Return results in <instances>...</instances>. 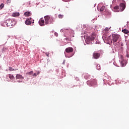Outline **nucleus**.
<instances>
[{
	"label": "nucleus",
	"mask_w": 129,
	"mask_h": 129,
	"mask_svg": "<svg viewBox=\"0 0 129 129\" xmlns=\"http://www.w3.org/2000/svg\"><path fill=\"white\" fill-rule=\"evenodd\" d=\"M120 10H121V12L124 11V9H125V5L123 3H121L120 4Z\"/></svg>",
	"instance_id": "obj_7"
},
{
	"label": "nucleus",
	"mask_w": 129,
	"mask_h": 129,
	"mask_svg": "<svg viewBox=\"0 0 129 129\" xmlns=\"http://www.w3.org/2000/svg\"><path fill=\"white\" fill-rule=\"evenodd\" d=\"M122 33H124V34H128L129 31L126 29H123L122 30Z\"/></svg>",
	"instance_id": "obj_15"
},
{
	"label": "nucleus",
	"mask_w": 129,
	"mask_h": 129,
	"mask_svg": "<svg viewBox=\"0 0 129 129\" xmlns=\"http://www.w3.org/2000/svg\"><path fill=\"white\" fill-rule=\"evenodd\" d=\"M87 83H90V84L92 85H96V84H97V81L95 79H93L91 81H88Z\"/></svg>",
	"instance_id": "obj_4"
},
{
	"label": "nucleus",
	"mask_w": 129,
	"mask_h": 129,
	"mask_svg": "<svg viewBox=\"0 0 129 129\" xmlns=\"http://www.w3.org/2000/svg\"><path fill=\"white\" fill-rule=\"evenodd\" d=\"M95 37H96V35H95V34L93 33L90 37L91 39V41H93L95 40Z\"/></svg>",
	"instance_id": "obj_11"
},
{
	"label": "nucleus",
	"mask_w": 129,
	"mask_h": 129,
	"mask_svg": "<svg viewBox=\"0 0 129 129\" xmlns=\"http://www.w3.org/2000/svg\"><path fill=\"white\" fill-rule=\"evenodd\" d=\"M12 17H17V13H13V14H12Z\"/></svg>",
	"instance_id": "obj_24"
},
{
	"label": "nucleus",
	"mask_w": 129,
	"mask_h": 129,
	"mask_svg": "<svg viewBox=\"0 0 129 129\" xmlns=\"http://www.w3.org/2000/svg\"><path fill=\"white\" fill-rule=\"evenodd\" d=\"M119 38H120V35L118 34H113L112 35L113 43H116V41H118Z\"/></svg>",
	"instance_id": "obj_2"
},
{
	"label": "nucleus",
	"mask_w": 129,
	"mask_h": 129,
	"mask_svg": "<svg viewBox=\"0 0 129 129\" xmlns=\"http://www.w3.org/2000/svg\"><path fill=\"white\" fill-rule=\"evenodd\" d=\"M4 7H5V4H2L1 5H0V10H2V9H3Z\"/></svg>",
	"instance_id": "obj_22"
},
{
	"label": "nucleus",
	"mask_w": 129,
	"mask_h": 129,
	"mask_svg": "<svg viewBox=\"0 0 129 129\" xmlns=\"http://www.w3.org/2000/svg\"><path fill=\"white\" fill-rule=\"evenodd\" d=\"M105 40H106V41H107L108 42H110V41H111V35L109 36L108 37H105Z\"/></svg>",
	"instance_id": "obj_12"
},
{
	"label": "nucleus",
	"mask_w": 129,
	"mask_h": 129,
	"mask_svg": "<svg viewBox=\"0 0 129 129\" xmlns=\"http://www.w3.org/2000/svg\"><path fill=\"white\" fill-rule=\"evenodd\" d=\"M44 18L45 25H49V24H53L54 23L53 18H51L50 15L45 16Z\"/></svg>",
	"instance_id": "obj_1"
},
{
	"label": "nucleus",
	"mask_w": 129,
	"mask_h": 129,
	"mask_svg": "<svg viewBox=\"0 0 129 129\" xmlns=\"http://www.w3.org/2000/svg\"><path fill=\"white\" fill-rule=\"evenodd\" d=\"M119 7L118 6H115L114 7V10H118Z\"/></svg>",
	"instance_id": "obj_25"
},
{
	"label": "nucleus",
	"mask_w": 129,
	"mask_h": 129,
	"mask_svg": "<svg viewBox=\"0 0 129 129\" xmlns=\"http://www.w3.org/2000/svg\"><path fill=\"white\" fill-rule=\"evenodd\" d=\"M39 24L40 25V26H41V27L43 26H45V20H44V18H41L39 20Z\"/></svg>",
	"instance_id": "obj_3"
},
{
	"label": "nucleus",
	"mask_w": 129,
	"mask_h": 129,
	"mask_svg": "<svg viewBox=\"0 0 129 129\" xmlns=\"http://www.w3.org/2000/svg\"><path fill=\"white\" fill-rule=\"evenodd\" d=\"M54 35L56 37H58V33L57 32H55Z\"/></svg>",
	"instance_id": "obj_28"
},
{
	"label": "nucleus",
	"mask_w": 129,
	"mask_h": 129,
	"mask_svg": "<svg viewBox=\"0 0 129 129\" xmlns=\"http://www.w3.org/2000/svg\"><path fill=\"white\" fill-rule=\"evenodd\" d=\"M24 16L25 17H30V16H31V13L29 12H26L24 13Z\"/></svg>",
	"instance_id": "obj_13"
},
{
	"label": "nucleus",
	"mask_w": 129,
	"mask_h": 129,
	"mask_svg": "<svg viewBox=\"0 0 129 129\" xmlns=\"http://www.w3.org/2000/svg\"><path fill=\"white\" fill-rule=\"evenodd\" d=\"M66 52L67 53H72L73 52V48L72 47H68L66 49Z\"/></svg>",
	"instance_id": "obj_8"
},
{
	"label": "nucleus",
	"mask_w": 129,
	"mask_h": 129,
	"mask_svg": "<svg viewBox=\"0 0 129 129\" xmlns=\"http://www.w3.org/2000/svg\"><path fill=\"white\" fill-rule=\"evenodd\" d=\"M12 20L8 19L6 21V25L7 27H11Z\"/></svg>",
	"instance_id": "obj_6"
},
{
	"label": "nucleus",
	"mask_w": 129,
	"mask_h": 129,
	"mask_svg": "<svg viewBox=\"0 0 129 129\" xmlns=\"http://www.w3.org/2000/svg\"><path fill=\"white\" fill-rule=\"evenodd\" d=\"M19 16H20V13H17V17H19Z\"/></svg>",
	"instance_id": "obj_30"
},
{
	"label": "nucleus",
	"mask_w": 129,
	"mask_h": 129,
	"mask_svg": "<svg viewBox=\"0 0 129 129\" xmlns=\"http://www.w3.org/2000/svg\"><path fill=\"white\" fill-rule=\"evenodd\" d=\"M64 16L61 14L58 15L59 19H63Z\"/></svg>",
	"instance_id": "obj_23"
},
{
	"label": "nucleus",
	"mask_w": 129,
	"mask_h": 129,
	"mask_svg": "<svg viewBox=\"0 0 129 129\" xmlns=\"http://www.w3.org/2000/svg\"><path fill=\"white\" fill-rule=\"evenodd\" d=\"M31 18L30 19H26L25 23L26 24V25H28L29 26V25H31Z\"/></svg>",
	"instance_id": "obj_10"
},
{
	"label": "nucleus",
	"mask_w": 129,
	"mask_h": 129,
	"mask_svg": "<svg viewBox=\"0 0 129 129\" xmlns=\"http://www.w3.org/2000/svg\"><path fill=\"white\" fill-rule=\"evenodd\" d=\"M9 70L10 71H14V70H15L14 69H13V68H9Z\"/></svg>",
	"instance_id": "obj_26"
},
{
	"label": "nucleus",
	"mask_w": 129,
	"mask_h": 129,
	"mask_svg": "<svg viewBox=\"0 0 129 129\" xmlns=\"http://www.w3.org/2000/svg\"><path fill=\"white\" fill-rule=\"evenodd\" d=\"M104 38H105V37L104 36H103V39H104Z\"/></svg>",
	"instance_id": "obj_32"
},
{
	"label": "nucleus",
	"mask_w": 129,
	"mask_h": 129,
	"mask_svg": "<svg viewBox=\"0 0 129 129\" xmlns=\"http://www.w3.org/2000/svg\"><path fill=\"white\" fill-rule=\"evenodd\" d=\"M17 79H24V78L22 77V75H17Z\"/></svg>",
	"instance_id": "obj_16"
},
{
	"label": "nucleus",
	"mask_w": 129,
	"mask_h": 129,
	"mask_svg": "<svg viewBox=\"0 0 129 129\" xmlns=\"http://www.w3.org/2000/svg\"><path fill=\"white\" fill-rule=\"evenodd\" d=\"M16 25V21L11 20V27Z\"/></svg>",
	"instance_id": "obj_17"
},
{
	"label": "nucleus",
	"mask_w": 129,
	"mask_h": 129,
	"mask_svg": "<svg viewBox=\"0 0 129 129\" xmlns=\"http://www.w3.org/2000/svg\"><path fill=\"white\" fill-rule=\"evenodd\" d=\"M19 82V81H17V82Z\"/></svg>",
	"instance_id": "obj_34"
},
{
	"label": "nucleus",
	"mask_w": 129,
	"mask_h": 129,
	"mask_svg": "<svg viewBox=\"0 0 129 129\" xmlns=\"http://www.w3.org/2000/svg\"><path fill=\"white\" fill-rule=\"evenodd\" d=\"M33 71H31L29 73H28V74H29L30 75H32V74H33Z\"/></svg>",
	"instance_id": "obj_27"
},
{
	"label": "nucleus",
	"mask_w": 129,
	"mask_h": 129,
	"mask_svg": "<svg viewBox=\"0 0 129 129\" xmlns=\"http://www.w3.org/2000/svg\"><path fill=\"white\" fill-rule=\"evenodd\" d=\"M120 64H121V67H124V66L126 65V62L124 61V60L122 59L120 61Z\"/></svg>",
	"instance_id": "obj_9"
},
{
	"label": "nucleus",
	"mask_w": 129,
	"mask_h": 129,
	"mask_svg": "<svg viewBox=\"0 0 129 129\" xmlns=\"http://www.w3.org/2000/svg\"><path fill=\"white\" fill-rule=\"evenodd\" d=\"M45 54L46 55V56L47 57H49V54L48 53H45Z\"/></svg>",
	"instance_id": "obj_31"
},
{
	"label": "nucleus",
	"mask_w": 129,
	"mask_h": 129,
	"mask_svg": "<svg viewBox=\"0 0 129 129\" xmlns=\"http://www.w3.org/2000/svg\"><path fill=\"white\" fill-rule=\"evenodd\" d=\"M110 28H111V27H110V28H109L108 27H106L104 29L105 32H108V31H109V30H110Z\"/></svg>",
	"instance_id": "obj_21"
},
{
	"label": "nucleus",
	"mask_w": 129,
	"mask_h": 129,
	"mask_svg": "<svg viewBox=\"0 0 129 129\" xmlns=\"http://www.w3.org/2000/svg\"><path fill=\"white\" fill-rule=\"evenodd\" d=\"M104 10H105V6H103L100 9V12H103V11H104Z\"/></svg>",
	"instance_id": "obj_18"
},
{
	"label": "nucleus",
	"mask_w": 129,
	"mask_h": 129,
	"mask_svg": "<svg viewBox=\"0 0 129 129\" xmlns=\"http://www.w3.org/2000/svg\"><path fill=\"white\" fill-rule=\"evenodd\" d=\"M105 15H106V16H110V15H111V13L108 10H106L105 12Z\"/></svg>",
	"instance_id": "obj_14"
},
{
	"label": "nucleus",
	"mask_w": 129,
	"mask_h": 129,
	"mask_svg": "<svg viewBox=\"0 0 129 129\" xmlns=\"http://www.w3.org/2000/svg\"><path fill=\"white\" fill-rule=\"evenodd\" d=\"M9 1V0H8Z\"/></svg>",
	"instance_id": "obj_35"
},
{
	"label": "nucleus",
	"mask_w": 129,
	"mask_h": 129,
	"mask_svg": "<svg viewBox=\"0 0 129 129\" xmlns=\"http://www.w3.org/2000/svg\"><path fill=\"white\" fill-rule=\"evenodd\" d=\"M93 57L94 59H98L100 57V54L97 52H94L93 54Z\"/></svg>",
	"instance_id": "obj_5"
},
{
	"label": "nucleus",
	"mask_w": 129,
	"mask_h": 129,
	"mask_svg": "<svg viewBox=\"0 0 129 129\" xmlns=\"http://www.w3.org/2000/svg\"><path fill=\"white\" fill-rule=\"evenodd\" d=\"M9 78L11 79V80H13V79H14L15 77H14V76H13L11 74H9Z\"/></svg>",
	"instance_id": "obj_19"
},
{
	"label": "nucleus",
	"mask_w": 129,
	"mask_h": 129,
	"mask_svg": "<svg viewBox=\"0 0 129 129\" xmlns=\"http://www.w3.org/2000/svg\"><path fill=\"white\" fill-rule=\"evenodd\" d=\"M33 76L34 77H36V76H37V74L34 73V74L33 75Z\"/></svg>",
	"instance_id": "obj_29"
},
{
	"label": "nucleus",
	"mask_w": 129,
	"mask_h": 129,
	"mask_svg": "<svg viewBox=\"0 0 129 129\" xmlns=\"http://www.w3.org/2000/svg\"><path fill=\"white\" fill-rule=\"evenodd\" d=\"M40 74V73H37V75H39Z\"/></svg>",
	"instance_id": "obj_33"
},
{
	"label": "nucleus",
	"mask_w": 129,
	"mask_h": 129,
	"mask_svg": "<svg viewBox=\"0 0 129 129\" xmlns=\"http://www.w3.org/2000/svg\"><path fill=\"white\" fill-rule=\"evenodd\" d=\"M7 49L6 47H3V49H2V52L3 53H5V52H7Z\"/></svg>",
	"instance_id": "obj_20"
}]
</instances>
